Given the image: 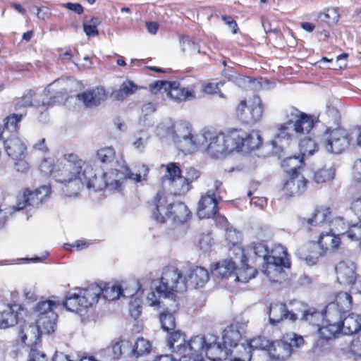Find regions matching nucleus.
Instances as JSON below:
<instances>
[{"label":"nucleus","instance_id":"f257e3e1","mask_svg":"<svg viewBox=\"0 0 361 361\" xmlns=\"http://www.w3.org/2000/svg\"><path fill=\"white\" fill-rule=\"evenodd\" d=\"M106 178V173L98 177L92 166L85 164L73 153L61 157L53 173V178L63 185L62 191L68 197L76 196L85 185L94 191L104 188L113 190L118 187V180L109 182Z\"/></svg>","mask_w":361,"mask_h":361},{"label":"nucleus","instance_id":"f03ea898","mask_svg":"<svg viewBox=\"0 0 361 361\" xmlns=\"http://www.w3.org/2000/svg\"><path fill=\"white\" fill-rule=\"evenodd\" d=\"M203 343L201 337H192L186 341L182 333L175 331L167 338V346L171 355H161L154 361H202L200 352Z\"/></svg>","mask_w":361,"mask_h":361},{"label":"nucleus","instance_id":"7ed1b4c3","mask_svg":"<svg viewBox=\"0 0 361 361\" xmlns=\"http://www.w3.org/2000/svg\"><path fill=\"white\" fill-rule=\"evenodd\" d=\"M239 133L232 130L227 133H216L212 130L201 132L204 140L200 142V147L207 145V154L215 159H220L238 149V143L241 138Z\"/></svg>","mask_w":361,"mask_h":361},{"label":"nucleus","instance_id":"20e7f679","mask_svg":"<svg viewBox=\"0 0 361 361\" xmlns=\"http://www.w3.org/2000/svg\"><path fill=\"white\" fill-rule=\"evenodd\" d=\"M169 133L177 147L186 153H192L200 147V142L204 140L201 133H192L191 126L183 121L171 124Z\"/></svg>","mask_w":361,"mask_h":361},{"label":"nucleus","instance_id":"39448f33","mask_svg":"<svg viewBox=\"0 0 361 361\" xmlns=\"http://www.w3.org/2000/svg\"><path fill=\"white\" fill-rule=\"evenodd\" d=\"M290 262L288 257L286 249L281 246H276L267 258L263 273L271 282H281L286 277L284 268H289Z\"/></svg>","mask_w":361,"mask_h":361},{"label":"nucleus","instance_id":"423d86ee","mask_svg":"<svg viewBox=\"0 0 361 361\" xmlns=\"http://www.w3.org/2000/svg\"><path fill=\"white\" fill-rule=\"evenodd\" d=\"M158 294L165 298L173 297L175 292L186 291V285L180 271L174 267H165L161 274L159 286L156 287Z\"/></svg>","mask_w":361,"mask_h":361},{"label":"nucleus","instance_id":"0eeeda50","mask_svg":"<svg viewBox=\"0 0 361 361\" xmlns=\"http://www.w3.org/2000/svg\"><path fill=\"white\" fill-rule=\"evenodd\" d=\"M321 143L326 152L339 154L349 147L350 138L343 128H328L322 135Z\"/></svg>","mask_w":361,"mask_h":361},{"label":"nucleus","instance_id":"6e6552de","mask_svg":"<svg viewBox=\"0 0 361 361\" xmlns=\"http://www.w3.org/2000/svg\"><path fill=\"white\" fill-rule=\"evenodd\" d=\"M303 344L302 336L294 334L287 335L281 340L271 342L268 354L271 360L284 361L290 356L295 348H300Z\"/></svg>","mask_w":361,"mask_h":361},{"label":"nucleus","instance_id":"1a4fd4ad","mask_svg":"<svg viewBox=\"0 0 361 361\" xmlns=\"http://www.w3.org/2000/svg\"><path fill=\"white\" fill-rule=\"evenodd\" d=\"M137 172L133 173L130 169L125 164L120 166V169H115L109 173H106V179L109 182H114L115 179L118 180L119 185L117 188L112 190H121V179H131L136 183L147 180V175L149 173L148 167L145 164H140L137 166Z\"/></svg>","mask_w":361,"mask_h":361},{"label":"nucleus","instance_id":"9d476101","mask_svg":"<svg viewBox=\"0 0 361 361\" xmlns=\"http://www.w3.org/2000/svg\"><path fill=\"white\" fill-rule=\"evenodd\" d=\"M286 120L283 123L291 126L296 135L308 134L314 126L311 117L294 107H290L286 110Z\"/></svg>","mask_w":361,"mask_h":361},{"label":"nucleus","instance_id":"9b49d317","mask_svg":"<svg viewBox=\"0 0 361 361\" xmlns=\"http://www.w3.org/2000/svg\"><path fill=\"white\" fill-rule=\"evenodd\" d=\"M49 185H42L34 191L25 189L17 197L16 210H22L27 206L37 207L50 195Z\"/></svg>","mask_w":361,"mask_h":361},{"label":"nucleus","instance_id":"f8f14e48","mask_svg":"<svg viewBox=\"0 0 361 361\" xmlns=\"http://www.w3.org/2000/svg\"><path fill=\"white\" fill-rule=\"evenodd\" d=\"M195 337H201L204 340L202 350L200 352L201 355L202 361H203V355L205 354L207 357L212 361H221L226 360L228 355H230V348L226 345H221L217 342V338L213 335H209L207 337L202 336H196Z\"/></svg>","mask_w":361,"mask_h":361},{"label":"nucleus","instance_id":"ddd939ff","mask_svg":"<svg viewBox=\"0 0 361 361\" xmlns=\"http://www.w3.org/2000/svg\"><path fill=\"white\" fill-rule=\"evenodd\" d=\"M59 80H55L53 83L50 84L44 91L42 95L37 96L35 92L30 90L25 93L21 98H20L16 104V109L20 110L22 108L28 106L35 107H47L55 103V97L44 98L47 97L51 92L52 86L56 85Z\"/></svg>","mask_w":361,"mask_h":361},{"label":"nucleus","instance_id":"4468645a","mask_svg":"<svg viewBox=\"0 0 361 361\" xmlns=\"http://www.w3.org/2000/svg\"><path fill=\"white\" fill-rule=\"evenodd\" d=\"M218 198L221 199L220 192L216 194L213 190H209L199 201L197 216L200 219L211 218L214 216L218 212Z\"/></svg>","mask_w":361,"mask_h":361},{"label":"nucleus","instance_id":"2eb2a0df","mask_svg":"<svg viewBox=\"0 0 361 361\" xmlns=\"http://www.w3.org/2000/svg\"><path fill=\"white\" fill-rule=\"evenodd\" d=\"M173 204L169 203L165 193L159 192L152 202V216L156 221L165 223L171 217Z\"/></svg>","mask_w":361,"mask_h":361},{"label":"nucleus","instance_id":"dca6fc26","mask_svg":"<svg viewBox=\"0 0 361 361\" xmlns=\"http://www.w3.org/2000/svg\"><path fill=\"white\" fill-rule=\"evenodd\" d=\"M208 271L202 267H193L190 268L183 276L186 290L189 288H202L209 281Z\"/></svg>","mask_w":361,"mask_h":361},{"label":"nucleus","instance_id":"f3484780","mask_svg":"<svg viewBox=\"0 0 361 361\" xmlns=\"http://www.w3.org/2000/svg\"><path fill=\"white\" fill-rule=\"evenodd\" d=\"M276 133L271 142V145L274 149V153L277 154L281 151L283 148L289 145L290 141L292 140L295 133V130L291 126H288L284 123H281L276 126Z\"/></svg>","mask_w":361,"mask_h":361},{"label":"nucleus","instance_id":"a211bd4d","mask_svg":"<svg viewBox=\"0 0 361 361\" xmlns=\"http://www.w3.org/2000/svg\"><path fill=\"white\" fill-rule=\"evenodd\" d=\"M78 100L81 101L86 107H95L99 106L107 98V93L103 87H96L91 90L78 94Z\"/></svg>","mask_w":361,"mask_h":361},{"label":"nucleus","instance_id":"6ab92c4d","mask_svg":"<svg viewBox=\"0 0 361 361\" xmlns=\"http://www.w3.org/2000/svg\"><path fill=\"white\" fill-rule=\"evenodd\" d=\"M307 183L303 176L293 174L283 183L282 192L287 197L298 195L305 190Z\"/></svg>","mask_w":361,"mask_h":361},{"label":"nucleus","instance_id":"aec40b11","mask_svg":"<svg viewBox=\"0 0 361 361\" xmlns=\"http://www.w3.org/2000/svg\"><path fill=\"white\" fill-rule=\"evenodd\" d=\"M4 145L6 152L12 159L25 158L26 145L16 135H12L6 138Z\"/></svg>","mask_w":361,"mask_h":361},{"label":"nucleus","instance_id":"412c9836","mask_svg":"<svg viewBox=\"0 0 361 361\" xmlns=\"http://www.w3.org/2000/svg\"><path fill=\"white\" fill-rule=\"evenodd\" d=\"M170 87L166 91V95L176 102L191 101L195 99V90L192 87H181L177 82H169Z\"/></svg>","mask_w":361,"mask_h":361},{"label":"nucleus","instance_id":"4be33fe9","mask_svg":"<svg viewBox=\"0 0 361 361\" xmlns=\"http://www.w3.org/2000/svg\"><path fill=\"white\" fill-rule=\"evenodd\" d=\"M237 133H239L240 139L238 143H236L238 146V149H235L237 151H251L255 150L259 148V147L262 145V138L258 131L252 130L250 133L247 134L246 133L234 130Z\"/></svg>","mask_w":361,"mask_h":361},{"label":"nucleus","instance_id":"5701e85b","mask_svg":"<svg viewBox=\"0 0 361 361\" xmlns=\"http://www.w3.org/2000/svg\"><path fill=\"white\" fill-rule=\"evenodd\" d=\"M236 250L239 256L235 259L240 260L242 267L237 269L236 273L233 275V281L235 282L247 283L255 276L257 271L255 269L246 264L247 259L244 255L243 250L241 247H237Z\"/></svg>","mask_w":361,"mask_h":361},{"label":"nucleus","instance_id":"b1692460","mask_svg":"<svg viewBox=\"0 0 361 361\" xmlns=\"http://www.w3.org/2000/svg\"><path fill=\"white\" fill-rule=\"evenodd\" d=\"M355 264L350 261H342L336 267V278L340 284L350 285L357 275Z\"/></svg>","mask_w":361,"mask_h":361},{"label":"nucleus","instance_id":"393cba45","mask_svg":"<svg viewBox=\"0 0 361 361\" xmlns=\"http://www.w3.org/2000/svg\"><path fill=\"white\" fill-rule=\"evenodd\" d=\"M297 317L294 313L287 311L283 303L271 304L269 308V320L272 325H276L283 319L295 321Z\"/></svg>","mask_w":361,"mask_h":361},{"label":"nucleus","instance_id":"a878e982","mask_svg":"<svg viewBox=\"0 0 361 361\" xmlns=\"http://www.w3.org/2000/svg\"><path fill=\"white\" fill-rule=\"evenodd\" d=\"M331 217V209L327 207H319L314 211L307 223L312 227L329 228Z\"/></svg>","mask_w":361,"mask_h":361},{"label":"nucleus","instance_id":"bb28decb","mask_svg":"<svg viewBox=\"0 0 361 361\" xmlns=\"http://www.w3.org/2000/svg\"><path fill=\"white\" fill-rule=\"evenodd\" d=\"M130 286L135 290L134 293H128V294H126V290L122 291V289L119 286H106L102 288L101 297H102L105 300H114L119 298L121 295H123V297L133 296V295L141 288V285L138 281L132 282Z\"/></svg>","mask_w":361,"mask_h":361},{"label":"nucleus","instance_id":"cd10ccee","mask_svg":"<svg viewBox=\"0 0 361 361\" xmlns=\"http://www.w3.org/2000/svg\"><path fill=\"white\" fill-rule=\"evenodd\" d=\"M243 329L238 324H231L226 327L222 335L224 345L228 348H233L238 345V343L242 337Z\"/></svg>","mask_w":361,"mask_h":361},{"label":"nucleus","instance_id":"c85d7f7f","mask_svg":"<svg viewBox=\"0 0 361 361\" xmlns=\"http://www.w3.org/2000/svg\"><path fill=\"white\" fill-rule=\"evenodd\" d=\"M102 293V288L97 284H92L80 292L81 305L86 309L97 303Z\"/></svg>","mask_w":361,"mask_h":361},{"label":"nucleus","instance_id":"c756f323","mask_svg":"<svg viewBox=\"0 0 361 361\" xmlns=\"http://www.w3.org/2000/svg\"><path fill=\"white\" fill-rule=\"evenodd\" d=\"M236 270L235 262L231 259L219 262L212 270L214 276L221 279H233L234 271Z\"/></svg>","mask_w":361,"mask_h":361},{"label":"nucleus","instance_id":"7c9ffc66","mask_svg":"<svg viewBox=\"0 0 361 361\" xmlns=\"http://www.w3.org/2000/svg\"><path fill=\"white\" fill-rule=\"evenodd\" d=\"M176 307L173 309H169L168 307L164 308L159 313V319L161 329L169 333V336L176 331V318L174 313Z\"/></svg>","mask_w":361,"mask_h":361},{"label":"nucleus","instance_id":"2f4dec72","mask_svg":"<svg viewBox=\"0 0 361 361\" xmlns=\"http://www.w3.org/2000/svg\"><path fill=\"white\" fill-rule=\"evenodd\" d=\"M57 317L56 312H50L48 315L37 316L36 326L41 334H49L54 331Z\"/></svg>","mask_w":361,"mask_h":361},{"label":"nucleus","instance_id":"473e14b6","mask_svg":"<svg viewBox=\"0 0 361 361\" xmlns=\"http://www.w3.org/2000/svg\"><path fill=\"white\" fill-rule=\"evenodd\" d=\"M339 235L336 233H331L330 229L325 233L322 231L319 235L318 244L324 251L334 250L340 245Z\"/></svg>","mask_w":361,"mask_h":361},{"label":"nucleus","instance_id":"72a5a7b5","mask_svg":"<svg viewBox=\"0 0 361 361\" xmlns=\"http://www.w3.org/2000/svg\"><path fill=\"white\" fill-rule=\"evenodd\" d=\"M171 217L175 224L185 223L191 216V212L188 207L181 202L173 203Z\"/></svg>","mask_w":361,"mask_h":361},{"label":"nucleus","instance_id":"f704fd0d","mask_svg":"<svg viewBox=\"0 0 361 361\" xmlns=\"http://www.w3.org/2000/svg\"><path fill=\"white\" fill-rule=\"evenodd\" d=\"M139 87L130 80L124 81L119 89L113 91L111 97L116 101H123L127 97L135 94Z\"/></svg>","mask_w":361,"mask_h":361},{"label":"nucleus","instance_id":"c9c22d12","mask_svg":"<svg viewBox=\"0 0 361 361\" xmlns=\"http://www.w3.org/2000/svg\"><path fill=\"white\" fill-rule=\"evenodd\" d=\"M41 331L38 330V327L34 325H25L19 333V337L22 343L28 345L33 343H36L40 336Z\"/></svg>","mask_w":361,"mask_h":361},{"label":"nucleus","instance_id":"e433bc0d","mask_svg":"<svg viewBox=\"0 0 361 361\" xmlns=\"http://www.w3.org/2000/svg\"><path fill=\"white\" fill-rule=\"evenodd\" d=\"M341 325L334 322H327V319L318 329L319 337L324 340L329 341L334 338L337 334L341 333Z\"/></svg>","mask_w":361,"mask_h":361},{"label":"nucleus","instance_id":"4c0bfd02","mask_svg":"<svg viewBox=\"0 0 361 361\" xmlns=\"http://www.w3.org/2000/svg\"><path fill=\"white\" fill-rule=\"evenodd\" d=\"M174 195H183L190 190L188 179L183 176L176 178L166 183V187Z\"/></svg>","mask_w":361,"mask_h":361},{"label":"nucleus","instance_id":"58836bf2","mask_svg":"<svg viewBox=\"0 0 361 361\" xmlns=\"http://www.w3.org/2000/svg\"><path fill=\"white\" fill-rule=\"evenodd\" d=\"M348 314V312L342 311L341 308L336 307L334 304L329 303L326 307L324 317L327 319V322H334V324L341 325V322Z\"/></svg>","mask_w":361,"mask_h":361},{"label":"nucleus","instance_id":"ea45409f","mask_svg":"<svg viewBox=\"0 0 361 361\" xmlns=\"http://www.w3.org/2000/svg\"><path fill=\"white\" fill-rule=\"evenodd\" d=\"M352 220L345 223L341 217H336L334 219L331 218L329 225V228L331 233H336L337 235H346L348 237L347 231L351 228L352 224H354Z\"/></svg>","mask_w":361,"mask_h":361},{"label":"nucleus","instance_id":"a19ab883","mask_svg":"<svg viewBox=\"0 0 361 361\" xmlns=\"http://www.w3.org/2000/svg\"><path fill=\"white\" fill-rule=\"evenodd\" d=\"M302 158L298 157H290L286 158L281 163V166L286 173L292 176L293 174H300V169L302 164Z\"/></svg>","mask_w":361,"mask_h":361},{"label":"nucleus","instance_id":"79ce46f5","mask_svg":"<svg viewBox=\"0 0 361 361\" xmlns=\"http://www.w3.org/2000/svg\"><path fill=\"white\" fill-rule=\"evenodd\" d=\"M233 348L234 350L230 348V354L233 355V361H250L252 352L247 343H242Z\"/></svg>","mask_w":361,"mask_h":361},{"label":"nucleus","instance_id":"37998d69","mask_svg":"<svg viewBox=\"0 0 361 361\" xmlns=\"http://www.w3.org/2000/svg\"><path fill=\"white\" fill-rule=\"evenodd\" d=\"M161 166L165 167L166 172V175H164L161 178L164 187H166V183H169L171 180L182 176L181 170L177 163L171 162L166 165H162Z\"/></svg>","mask_w":361,"mask_h":361},{"label":"nucleus","instance_id":"c03bdc74","mask_svg":"<svg viewBox=\"0 0 361 361\" xmlns=\"http://www.w3.org/2000/svg\"><path fill=\"white\" fill-rule=\"evenodd\" d=\"M81 295L77 293H69L66 297L63 306L69 311L79 312L85 310L81 305Z\"/></svg>","mask_w":361,"mask_h":361},{"label":"nucleus","instance_id":"a18cd8bd","mask_svg":"<svg viewBox=\"0 0 361 361\" xmlns=\"http://www.w3.org/2000/svg\"><path fill=\"white\" fill-rule=\"evenodd\" d=\"M329 303L334 304L336 307L341 308L342 311L349 312L352 306V297L347 292H339L336 295L334 301Z\"/></svg>","mask_w":361,"mask_h":361},{"label":"nucleus","instance_id":"49530a36","mask_svg":"<svg viewBox=\"0 0 361 361\" xmlns=\"http://www.w3.org/2000/svg\"><path fill=\"white\" fill-rule=\"evenodd\" d=\"M341 332L344 334H353L360 329V323L350 314H347L341 322Z\"/></svg>","mask_w":361,"mask_h":361},{"label":"nucleus","instance_id":"de8ad7c7","mask_svg":"<svg viewBox=\"0 0 361 361\" xmlns=\"http://www.w3.org/2000/svg\"><path fill=\"white\" fill-rule=\"evenodd\" d=\"M339 17L340 16L336 8H329L326 11L318 15V21L326 23L329 25H334L338 23Z\"/></svg>","mask_w":361,"mask_h":361},{"label":"nucleus","instance_id":"09e8293b","mask_svg":"<svg viewBox=\"0 0 361 361\" xmlns=\"http://www.w3.org/2000/svg\"><path fill=\"white\" fill-rule=\"evenodd\" d=\"M17 316L11 308L8 307L3 312H0V329H6L17 323Z\"/></svg>","mask_w":361,"mask_h":361},{"label":"nucleus","instance_id":"8fccbe9b","mask_svg":"<svg viewBox=\"0 0 361 361\" xmlns=\"http://www.w3.org/2000/svg\"><path fill=\"white\" fill-rule=\"evenodd\" d=\"M226 238L228 243L233 245V248L231 249V252H232L233 255H235V258H237L239 255H238L237 247H240L238 245L240 239L241 235L235 229L227 228L226 233Z\"/></svg>","mask_w":361,"mask_h":361},{"label":"nucleus","instance_id":"3c124183","mask_svg":"<svg viewBox=\"0 0 361 361\" xmlns=\"http://www.w3.org/2000/svg\"><path fill=\"white\" fill-rule=\"evenodd\" d=\"M299 147L302 159L312 155L317 149L316 143L310 137L300 140Z\"/></svg>","mask_w":361,"mask_h":361},{"label":"nucleus","instance_id":"603ef678","mask_svg":"<svg viewBox=\"0 0 361 361\" xmlns=\"http://www.w3.org/2000/svg\"><path fill=\"white\" fill-rule=\"evenodd\" d=\"M150 349L151 343L149 341L142 337H140L137 339L133 346V353L136 357L142 356L149 353L150 352Z\"/></svg>","mask_w":361,"mask_h":361},{"label":"nucleus","instance_id":"864d4df0","mask_svg":"<svg viewBox=\"0 0 361 361\" xmlns=\"http://www.w3.org/2000/svg\"><path fill=\"white\" fill-rule=\"evenodd\" d=\"M334 176L335 170L333 168L321 169L314 173V180L317 183H324L332 180Z\"/></svg>","mask_w":361,"mask_h":361},{"label":"nucleus","instance_id":"5fc2aeb1","mask_svg":"<svg viewBox=\"0 0 361 361\" xmlns=\"http://www.w3.org/2000/svg\"><path fill=\"white\" fill-rule=\"evenodd\" d=\"M250 119L252 121H258L262 117L263 108L262 101L258 96H254L250 106Z\"/></svg>","mask_w":361,"mask_h":361},{"label":"nucleus","instance_id":"6e6d98bb","mask_svg":"<svg viewBox=\"0 0 361 361\" xmlns=\"http://www.w3.org/2000/svg\"><path fill=\"white\" fill-rule=\"evenodd\" d=\"M271 343L268 339L265 337L258 336L251 339L249 342L247 343L250 350H264L269 352Z\"/></svg>","mask_w":361,"mask_h":361},{"label":"nucleus","instance_id":"4d7b16f0","mask_svg":"<svg viewBox=\"0 0 361 361\" xmlns=\"http://www.w3.org/2000/svg\"><path fill=\"white\" fill-rule=\"evenodd\" d=\"M323 319V315L320 312L310 308L305 310L302 315V319L312 325L319 326V322Z\"/></svg>","mask_w":361,"mask_h":361},{"label":"nucleus","instance_id":"13d9d810","mask_svg":"<svg viewBox=\"0 0 361 361\" xmlns=\"http://www.w3.org/2000/svg\"><path fill=\"white\" fill-rule=\"evenodd\" d=\"M180 44L183 52L190 54L200 53V45L192 41L188 36L183 37L180 40Z\"/></svg>","mask_w":361,"mask_h":361},{"label":"nucleus","instance_id":"bf43d9fd","mask_svg":"<svg viewBox=\"0 0 361 361\" xmlns=\"http://www.w3.org/2000/svg\"><path fill=\"white\" fill-rule=\"evenodd\" d=\"M115 155V151L111 147H103L97 152V159L105 164L111 163L114 159Z\"/></svg>","mask_w":361,"mask_h":361},{"label":"nucleus","instance_id":"052dcab7","mask_svg":"<svg viewBox=\"0 0 361 361\" xmlns=\"http://www.w3.org/2000/svg\"><path fill=\"white\" fill-rule=\"evenodd\" d=\"M59 303L51 300H46L40 302L37 304V316L48 315V313L55 312V309L59 306Z\"/></svg>","mask_w":361,"mask_h":361},{"label":"nucleus","instance_id":"680f3d73","mask_svg":"<svg viewBox=\"0 0 361 361\" xmlns=\"http://www.w3.org/2000/svg\"><path fill=\"white\" fill-rule=\"evenodd\" d=\"M22 114H13L4 118V128L11 131H17L19 123L22 119Z\"/></svg>","mask_w":361,"mask_h":361},{"label":"nucleus","instance_id":"e2e57ef3","mask_svg":"<svg viewBox=\"0 0 361 361\" xmlns=\"http://www.w3.org/2000/svg\"><path fill=\"white\" fill-rule=\"evenodd\" d=\"M155 111V106L154 104L149 102L143 105L142 108V116L138 121V124L140 126L148 125V118L147 116L152 114Z\"/></svg>","mask_w":361,"mask_h":361},{"label":"nucleus","instance_id":"0e129e2a","mask_svg":"<svg viewBox=\"0 0 361 361\" xmlns=\"http://www.w3.org/2000/svg\"><path fill=\"white\" fill-rule=\"evenodd\" d=\"M305 249L300 248L298 250L297 255L299 256V257L302 259H304L306 262V264L309 266H312L316 264L319 256L321 255V254H317L315 252H312V254L310 255H306L304 253Z\"/></svg>","mask_w":361,"mask_h":361},{"label":"nucleus","instance_id":"69168bd1","mask_svg":"<svg viewBox=\"0 0 361 361\" xmlns=\"http://www.w3.org/2000/svg\"><path fill=\"white\" fill-rule=\"evenodd\" d=\"M347 233L350 240H358L359 237L361 236V219L352 224L351 228L347 231Z\"/></svg>","mask_w":361,"mask_h":361},{"label":"nucleus","instance_id":"338daca9","mask_svg":"<svg viewBox=\"0 0 361 361\" xmlns=\"http://www.w3.org/2000/svg\"><path fill=\"white\" fill-rule=\"evenodd\" d=\"M39 170L45 175L51 174L54 173V160L51 158L44 159L39 166Z\"/></svg>","mask_w":361,"mask_h":361},{"label":"nucleus","instance_id":"774afa93","mask_svg":"<svg viewBox=\"0 0 361 361\" xmlns=\"http://www.w3.org/2000/svg\"><path fill=\"white\" fill-rule=\"evenodd\" d=\"M97 23L98 19L92 18L90 20V24L83 23V30L87 36H96L98 35Z\"/></svg>","mask_w":361,"mask_h":361}]
</instances>
